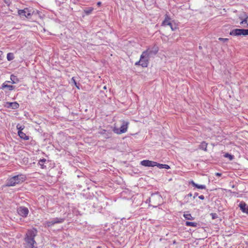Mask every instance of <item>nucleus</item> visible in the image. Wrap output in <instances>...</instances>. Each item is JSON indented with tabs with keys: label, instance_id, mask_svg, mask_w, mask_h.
Instances as JSON below:
<instances>
[{
	"label": "nucleus",
	"instance_id": "f257e3e1",
	"mask_svg": "<svg viewBox=\"0 0 248 248\" xmlns=\"http://www.w3.org/2000/svg\"><path fill=\"white\" fill-rule=\"evenodd\" d=\"M37 234V230L35 228H32L28 230L25 238V240L27 245H32V244H36L34 238Z\"/></svg>",
	"mask_w": 248,
	"mask_h": 248
},
{
	"label": "nucleus",
	"instance_id": "f03ea898",
	"mask_svg": "<svg viewBox=\"0 0 248 248\" xmlns=\"http://www.w3.org/2000/svg\"><path fill=\"white\" fill-rule=\"evenodd\" d=\"M26 176L23 174H18L9 178L7 180L6 186H14L16 184L21 183L26 180Z\"/></svg>",
	"mask_w": 248,
	"mask_h": 248
},
{
	"label": "nucleus",
	"instance_id": "7ed1b4c3",
	"mask_svg": "<svg viewBox=\"0 0 248 248\" xmlns=\"http://www.w3.org/2000/svg\"><path fill=\"white\" fill-rule=\"evenodd\" d=\"M122 124L120 128L114 127L113 129V132L118 134L120 135L123 133H124L127 132L129 123L128 121L125 120L121 121Z\"/></svg>",
	"mask_w": 248,
	"mask_h": 248
},
{
	"label": "nucleus",
	"instance_id": "20e7f679",
	"mask_svg": "<svg viewBox=\"0 0 248 248\" xmlns=\"http://www.w3.org/2000/svg\"><path fill=\"white\" fill-rule=\"evenodd\" d=\"M139 64L143 67H146L148 65V55L147 51L142 52L140 56V61L136 63V64Z\"/></svg>",
	"mask_w": 248,
	"mask_h": 248
},
{
	"label": "nucleus",
	"instance_id": "39448f33",
	"mask_svg": "<svg viewBox=\"0 0 248 248\" xmlns=\"http://www.w3.org/2000/svg\"><path fill=\"white\" fill-rule=\"evenodd\" d=\"M239 18L241 20L240 24L244 28L248 27V16L246 13H243L239 16Z\"/></svg>",
	"mask_w": 248,
	"mask_h": 248
},
{
	"label": "nucleus",
	"instance_id": "423d86ee",
	"mask_svg": "<svg viewBox=\"0 0 248 248\" xmlns=\"http://www.w3.org/2000/svg\"><path fill=\"white\" fill-rule=\"evenodd\" d=\"M17 212L19 215L23 217H26L29 213L28 208L24 206H20L17 209Z\"/></svg>",
	"mask_w": 248,
	"mask_h": 248
},
{
	"label": "nucleus",
	"instance_id": "0eeeda50",
	"mask_svg": "<svg viewBox=\"0 0 248 248\" xmlns=\"http://www.w3.org/2000/svg\"><path fill=\"white\" fill-rule=\"evenodd\" d=\"M18 14L20 16H24L26 17H29L32 13L31 10H30L29 8H25L23 10H18Z\"/></svg>",
	"mask_w": 248,
	"mask_h": 248
},
{
	"label": "nucleus",
	"instance_id": "6e6552de",
	"mask_svg": "<svg viewBox=\"0 0 248 248\" xmlns=\"http://www.w3.org/2000/svg\"><path fill=\"white\" fill-rule=\"evenodd\" d=\"M140 165L145 167H155L156 165V162L149 160H144L140 162Z\"/></svg>",
	"mask_w": 248,
	"mask_h": 248
},
{
	"label": "nucleus",
	"instance_id": "1a4fd4ad",
	"mask_svg": "<svg viewBox=\"0 0 248 248\" xmlns=\"http://www.w3.org/2000/svg\"><path fill=\"white\" fill-rule=\"evenodd\" d=\"M170 20H171V18L168 16V15L167 14H166L165 15V19L162 22L161 26H168V25L170 24V22H171Z\"/></svg>",
	"mask_w": 248,
	"mask_h": 248
},
{
	"label": "nucleus",
	"instance_id": "9d476101",
	"mask_svg": "<svg viewBox=\"0 0 248 248\" xmlns=\"http://www.w3.org/2000/svg\"><path fill=\"white\" fill-rule=\"evenodd\" d=\"M242 29H236L231 31L230 34L232 36H239L241 35Z\"/></svg>",
	"mask_w": 248,
	"mask_h": 248
},
{
	"label": "nucleus",
	"instance_id": "9b49d317",
	"mask_svg": "<svg viewBox=\"0 0 248 248\" xmlns=\"http://www.w3.org/2000/svg\"><path fill=\"white\" fill-rule=\"evenodd\" d=\"M239 207L243 213L248 215V206H247L245 202H241L239 204Z\"/></svg>",
	"mask_w": 248,
	"mask_h": 248
},
{
	"label": "nucleus",
	"instance_id": "f8f14e48",
	"mask_svg": "<svg viewBox=\"0 0 248 248\" xmlns=\"http://www.w3.org/2000/svg\"><path fill=\"white\" fill-rule=\"evenodd\" d=\"M8 108H11L13 109H16L18 108L19 107V104L15 102H7V103Z\"/></svg>",
	"mask_w": 248,
	"mask_h": 248
},
{
	"label": "nucleus",
	"instance_id": "ddd939ff",
	"mask_svg": "<svg viewBox=\"0 0 248 248\" xmlns=\"http://www.w3.org/2000/svg\"><path fill=\"white\" fill-rule=\"evenodd\" d=\"M193 186L200 189H206V186L203 185H198L196 184L193 180L189 182Z\"/></svg>",
	"mask_w": 248,
	"mask_h": 248
},
{
	"label": "nucleus",
	"instance_id": "4468645a",
	"mask_svg": "<svg viewBox=\"0 0 248 248\" xmlns=\"http://www.w3.org/2000/svg\"><path fill=\"white\" fill-rule=\"evenodd\" d=\"M10 82L9 81H5L2 85V89L7 88L9 91H12L14 89V86L12 85H8L7 84L8 83Z\"/></svg>",
	"mask_w": 248,
	"mask_h": 248
},
{
	"label": "nucleus",
	"instance_id": "2eb2a0df",
	"mask_svg": "<svg viewBox=\"0 0 248 248\" xmlns=\"http://www.w3.org/2000/svg\"><path fill=\"white\" fill-rule=\"evenodd\" d=\"M22 129H21V130H18V136L20 137V138L24 140H28L29 139V137L26 136V134L24 133L22 131Z\"/></svg>",
	"mask_w": 248,
	"mask_h": 248
},
{
	"label": "nucleus",
	"instance_id": "dca6fc26",
	"mask_svg": "<svg viewBox=\"0 0 248 248\" xmlns=\"http://www.w3.org/2000/svg\"><path fill=\"white\" fill-rule=\"evenodd\" d=\"M155 166H157L159 169H166L168 170L170 168V167L168 165L160 164L157 162H156Z\"/></svg>",
	"mask_w": 248,
	"mask_h": 248
},
{
	"label": "nucleus",
	"instance_id": "f3484780",
	"mask_svg": "<svg viewBox=\"0 0 248 248\" xmlns=\"http://www.w3.org/2000/svg\"><path fill=\"white\" fill-rule=\"evenodd\" d=\"M54 224H55V222H54V220H53L52 221L46 222L44 224V225L45 227H50L53 226Z\"/></svg>",
	"mask_w": 248,
	"mask_h": 248
},
{
	"label": "nucleus",
	"instance_id": "a211bd4d",
	"mask_svg": "<svg viewBox=\"0 0 248 248\" xmlns=\"http://www.w3.org/2000/svg\"><path fill=\"white\" fill-rule=\"evenodd\" d=\"M46 161V159L44 158L42 159H40L38 162L39 165L40 166L41 169H44L46 167L44 163Z\"/></svg>",
	"mask_w": 248,
	"mask_h": 248
},
{
	"label": "nucleus",
	"instance_id": "6ab92c4d",
	"mask_svg": "<svg viewBox=\"0 0 248 248\" xmlns=\"http://www.w3.org/2000/svg\"><path fill=\"white\" fill-rule=\"evenodd\" d=\"M55 224L62 223L64 221V219L62 218L56 217L53 219Z\"/></svg>",
	"mask_w": 248,
	"mask_h": 248
},
{
	"label": "nucleus",
	"instance_id": "aec40b11",
	"mask_svg": "<svg viewBox=\"0 0 248 248\" xmlns=\"http://www.w3.org/2000/svg\"><path fill=\"white\" fill-rule=\"evenodd\" d=\"M186 226H191L193 227H196L197 226V223L196 222L186 221Z\"/></svg>",
	"mask_w": 248,
	"mask_h": 248
},
{
	"label": "nucleus",
	"instance_id": "412c9836",
	"mask_svg": "<svg viewBox=\"0 0 248 248\" xmlns=\"http://www.w3.org/2000/svg\"><path fill=\"white\" fill-rule=\"evenodd\" d=\"M7 59L8 61H10L14 59V55L13 53H8L7 55Z\"/></svg>",
	"mask_w": 248,
	"mask_h": 248
},
{
	"label": "nucleus",
	"instance_id": "4be33fe9",
	"mask_svg": "<svg viewBox=\"0 0 248 248\" xmlns=\"http://www.w3.org/2000/svg\"><path fill=\"white\" fill-rule=\"evenodd\" d=\"M93 7H89L86 9H84V12L86 15H89L91 14L93 11Z\"/></svg>",
	"mask_w": 248,
	"mask_h": 248
},
{
	"label": "nucleus",
	"instance_id": "5701e85b",
	"mask_svg": "<svg viewBox=\"0 0 248 248\" xmlns=\"http://www.w3.org/2000/svg\"><path fill=\"white\" fill-rule=\"evenodd\" d=\"M201 148H202V150H204V151H206L207 150V143L205 142H202L201 144Z\"/></svg>",
	"mask_w": 248,
	"mask_h": 248
},
{
	"label": "nucleus",
	"instance_id": "b1692460",
	"mask_svg": "<svg viewBox=\"0 0 248 248\" xmlns=\"http://www.w3.org/2000/svg\"><path fill=\"white\" fill-rule=\"evenodd\" d=\"M184 217L188 220H193V217L191 216V214H185L184 215Z\"/></svg>",
	"mask_w": 248,
	"mask_h": 248
},
{
	"label": "nucleus",
	"instance_id": "393cba45",
	"mask_svg": "<svg viewBox=\"0 0 248 248\" xmlns=\"http://www.w3.org/2000/svg\"><path fill=\"white\" fill-rule=\"evenodd\" d=\"M10 79L11 80H12V83L13 84H14V83H16V80L17 81H18L16 76L13 75H12L10 77Z\"/></svg>",
	"mask_w": 248,
	"mask_h": 248
},
{
	"label": "nucleus",
	"instance_id": "a878e982",
	"mask_svg": "<svg viewBox=\"0 0 248 248\" xmlns=\"http://www.w3.org/2000/svg\"><path fill=\"white\" fill-rule=\"evenodd\" d=\"M248 35V29H242L241 35Z\"/></svg>",
	"mask_w": 248,
	"mask_h": 248
},
{
	"label": "nucleus",
	"instance_id": "bb28decb",
	"mask_svg": "<svg viewBox=\"0 0 248 248\" xmlns=\"http://www.w3.org/2000/svg\"><path fill=\"white\" fill-rule=\"evenodd\" d=\"M168 26H169L170 27L171 31H175L178 29L177 26H173L171 22H170V24L168 25Z\"/></svg>",
	"mask_w": 248,
	"mask_h": 248
},
{
	"label": "nucleus",
	"instance_id": "cd10ccee",
	"mask_svg": "<svg viewBox=\"0 0 248 248\" xmlns=\"http://www.w3.org/2000/svg\"><path fill=\"white\" fill-rule=\"evenodd\" d=\"M218 40L221 41L225 42L228 41L229 39L228 38H219Z\"/></svg>",
	"mask_w": 248,
	"mask_h": 248
},
{
	"label": "nucleus",
	"instance_id": "c85d7f7f",
	"mask_svg": "<svg viewBox=\"0 0 248 248\" xmlns=\"http://www.w3.org/2000/svg\"><path fill=\"white\" fill-rule=\"evenodd\" d=\"M72 81H73V82L74 83V84L75 85V86L78 88L79 89V87L77 85V83L75 79V78L74 77H73L71 79Z\"/></svg>",
	"mask_w": 248,
	"mask_h": 248
},
{
	"label": "nucleus",
	"instance_id": "c756f323",
	"mask_svg": "<svg viewBox=\"0 0 248 248\" xmlns=\"http://www.w3.org/2000/svg\"><path fill=\"white\" fill-rule=\"evenodd\" d=\"M27 248H37V247L34 246V244H32V245H27Z\"/></svg>",
	"mask_w": 248,
	"mask_h": 248
},
{
	"label": "nucleus",
	"instance_id": "7c9ffc66",
	"mask_svg": "<svg viewBox=\"0 0 248 248\" xmlns=\"http://www.w3.org/2000/svg\"><path fill=\"white\" fill-rule=\"evenodd\" d=\"M225 157H229V158L230 160H232V156L231 155H229V154H226L225 155Z\"/></svg>",
	"mask_w": 248,
	"mask_h": 248
},
{
	"label": "nucleus",
	"instance_id": "2f4dec72",
	"mask_svg": "<svg viewBox=\"0 0 248 248\" xmlns=\"http://www.w3.org/2000/svg\"><path fill=\"white\" fill-rule=\"evenodd\" d=\"M211 215H212V217L213 219H215L217 217V215L216 214L214 213V214H212Z\"/></svg>",
	"mask_w": 248,
	"mask_h": 248
},
{
	"label": "nucleus",
	"instance_id": "473e14b6",
	"mask_svg": "<svg viewBox=\"0 0 248 248\" xmlns=\"http://www.w3.org/2000/svg\"><path fill=\"white\" fill-rule=\"evenodd\" d=\"M199 198L201 199V200H204V197L203 195H201L199 197Z\"/></svg>",
	"mask_w": 248,
	"mask_h": 248
},
{
	"label": "nucleus",
	"instance_id": "72a5a7b5",
	"mask_svg": "<svg viewBox=\"0 0 248 248\" xmlns=\"http://www.w3.org/2000/svg\"><path fill=\"white\" fill-rule=\"evenodd\" d=\"M2 52L0 51V61L2 60Z\"/></svg>",
	"mask_w": 248,
	"mask_h": 248
},
{
	"label": "nucleus",
	"instance_id": "f704fd0d",
	"mask_svg": "<svg viewBox=\"0 0 248 248\" xmlns=\"http://www.w3.org/2000/svg\"><path fill=\"white\" fill-rule=\"evenodd\" d=\"M216 175L217 176H220L221 175V174L219 172L216 173Z\"/></svg>",
	"mask_w": 248,
	"mask_h": 248
},
{
	"label": "nucleus",
	"instance_id": "c9c22d12",
	"mask_svg": "<svg viewBox=\"0 0 248 248\" xmlns=\"http://www.w3.org/2000/svg\"><path fill=\"white\" fill-rule=\"evenodd\" d=\"M97 6H100L101 5V2H100V1H98V2L97 3Z\"/></svg>",
	"mask_w": 248,
	"mask_h": 248
},
{
	"label": "nucleus",
	"instance_id": "e433bc0d",
	"mask_svg": "<svg viewBox=\"0 0 248 248\" xmlns=\"http://www.w3.org/2000/svg\"><path fill=\"white\" fill-rule=\"evenodd\" d=\"M17 128L18 129V130H21V129H22V130L23 129V128H22V127L21 126L20 127H18V125H17Z\"/></svg>",
	"mask_w": 248,
	"mask_h": 248
},
{
	"label": "nucleus",
	"instance_id": "4c0bfd02",
	"mask_svg": "<svg viewBox=\"0 0 248 248\" xmlns=\"http://www.w3.org/2000/svg\"><path fill=\"white\" fill-rule=\"evenodd\" d=\"M103 89H107L106 86H105L103 87Z\"/></svg>",
	"mask_w": 248,
	"mask_h": 248
},
{
	"label": "nucleus",
	"instance_id": "58836bf2",
	"mask_svg": "<svg viewBox=\"0 0 248 248\" xmlns=\"http://www.w3.org/2000/svg\"><path fill=\"white\" fill-rule=\"evenodd\" d=\"M97 248H101L100 247H98Z\"/></svg>",
	"mask_w": 248,
	"mask_h": 248
}]
</instances>
